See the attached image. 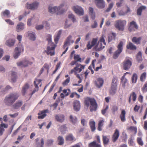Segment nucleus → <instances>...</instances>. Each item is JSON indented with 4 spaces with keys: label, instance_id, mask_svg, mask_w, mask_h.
Listing matches in <instances>:
<instances>
[{
    "label": "nucleus",
    "instance_id": "obj_1",
    "mask_svg": "<svg viewBox=\"0 0 147 147\" xmlns=\"http://www.w3.org/2000/svg\"><path fill=\"white\" fill-rule=\"evenodd\" d=\"M47 37V40L48 42V46L47 50L45 51L48 55L53 56L55 54V50L56 45L53 42H52L51 36V35H48Z\"/></svg>",
    "mask_w": 147,
    "mask_h": 147
},
{
    "label": "nucleus",
    "instance_id": "obj_2",
    "mask_svg": "<svg viewBox=\"0 0 147 147\" xmlns=\"http://www.w3.org/2000/svg\"><path fill=\"white\" fill-rule=\"evenodd\" d=\"M19 97V94L17 93H12L6 96L5 98L4 102L5 105L9 106L12 105Z\"/></svg>",
    "mask_w": 147,
    "mask_h": 147
},
{
    "label": "nucleus",
    "instance_id": "obj_3",
    "mask_svg": "<svg viewBox=\"0 0 147 147\" xmlns=\"http://www.w3.org/2000/svg\"><path fill=\"white\" fill-rule=\"evenodd\" d=\"M64 6V5L62 4L58 7H53L49 6V12L51 13H56L57 15H60L62 14L64 11L62 7Z\"/></svg>",
    "mask_w": 147,
    "mask_h": 147
},
{
    "label": "nucleus",
    "instance_id": "obj_4",
    "mask_svg": "<svg viewBox=\"0 0 147 147\" xmlns=\"http://www.w3.org/2000/svg\"><path fill=\"white\" fill-rule=\"evenodd\" d=\"M126 24V21L119 20L115 22V26L119 30L123 31L124 29V26Z\"/></svg>",
    "mask_w": 147,
    "mask_h": 147
},
{
    "label": "nucleus",
    "instance_id": "obj_5",
    "mask_svg": "<svg viewBox=\"0 0 147 147\" xmlns=\"http://www.w3.org/2000/svg\"><path fill=\"white\" fill-rule=\"evenodd\" d=\"M123 45V42L122 41L120 42L117 47L118 49L113 54V57L114 59H117L120 53L122 52Z\"/></svg>",
    "mask_w": 147,
    "mask_h": 147
},
{
    "label": "nucleus",
    "instance_id": "obj_6",
    "mask_svg": "<svg viewBox=\"0 0 147 147\" xmlns=\"http://www.w3.org/2000/svg\"><path fill=\"white\" fill-rule=\"evenodd\" d=\"M85 65H83L80 64H77L76 66L73 69H72L70 72H69L70 74H71L74 72L80 73L82 70L85 68Z\"/></svg>",
    "mask_w": 147,
    "mask_h": 147
},
{
    "label": "nucleus",
    "instance_id": "obj_7",
    "mask_svg": "<svg viewBox=\"0 0 147 147\" xmlns=\"http://www.w3.org/2000/svg\"><path fill=\"white\" fill-rule=\"evenodd\" d=\"M123 68L124 70H128L132 65V62L130 59L126 58L122 63Z\"/></svg>",
    "mask_w": 147,
    "mask_h": 147
},
{
    "label": "nucleus",
    "instance_id": "obj_8",
    "mask_svg": "<svg viewBox=\"0 0 147 147\" xmlns=\"http://www.w3.org/2000/svg\"><path fill=\"white\" fill-rule=\"evenodd\" d=\"M98 43H100V45H99V47H95V50L96 51H99L101 50L104 48L106 45V43L105 42V40L104 37L102 36L100 39Z\"/></svg>",
    "mask_w": 147,
    "mask_h": 147
},
{
    "label": "nucleus",
    "instance_id": "obj_9",
    "mask_svg": "<svg viewBox=\"0 0 147 147\" xmlns=\"http://www.w3.org/2000/svg\"><path fill=\"white\" fill-rule=\"evenodd\" d=\"M24 47L22 45L19 46V47H16L15 49V53L13 55L15 59H16L18 58L20 55V53L24 51Z\"/></svg>",
    "mask_w": 147,
    "mask_h": 147
},
{
    "label": "nucleus",
    "instance_id": "obj_10",
    "mask_svg": "<svg viewBox=\"0 0 147 147\" xmlns=\"http://www.w3.org/2000/svg\"><path fill=\"white\" fill-rule=\"evenodd\" d=\"M32 63V62L29 61L27 60L24 59L22 61L17 63V65L18 66L21 67H26L29 65H31Z\"/></svg>",
    "mask_w": 147,
    "mask_h": 147
},
{
    "label": "nucleus",
    "instance_id": "obj_11",
    "mask_svg": "<svg viewBox=\"0 0 147 147\" xmlns=\"http://www.w3.org/2000/svg\"><path fill=\"white\" fill-rule=\"evenodd\" d=\"M98 38H93L91 42L89 41L86 45V47L88 50L91 49L97 43Z\"/></svg>",
    "mask_w": 147,
    "mask_h": 147
},
{
    "label": "nucleus",
    "instance_id": "obj_12",
    "mask_svg": "<svg viewBox=\"0 0 147 147\" xmlns=\"http://www.w3.org/2000/svg\"><path fill=\"white\" fill-rule=\"evenodd\" d=\"M72 9L78 15L81 16L84 14V11L82 9L80 6H74Z\"/></svg>",
    "mask_w": 147,
    "mask_h": 147
},
{
    "label": "nucleus",
    "instance_id": "obj_13",
    "mask_svg": "<svg viewBox=\"0 0 147 147\" xmlns=\"http://www.w3.org/2000/svg\"><path fill=\"white\" fill-rule=\"evenodd\" d=\"M41 82V80L40 79H36L34 81V83L35 88L32 92L31 95H32L36 92H38V91L39 90V87L38 86V85Z\"/></svg>",
    "mask_w": 147,
    "mask_h": 147
},
{
    "label": "nucleus",
    "instance_id": "obj_14",
    "mask_svg": "<svg viewBox=\"0 0 147 147\" xmlns=\"http://www.w3.org/2000/svg\"><path fill=\"white\" fill-rule=\"evenodd\" d=\"M138 29V26L136 23L134 21H132L130 23L128 30L130 31H134Z\"/></svg>",
    "mask_w": 147,
    "mask_h": 147
},
{
    "label": "nucleus",
    "instance_id": "obj_15",
    "mask_svg": "<svg viewBox=\"0 0 147 147\" xmlns=\"http://www.w3.org/2000/svg\"><path fill=\"white\" fill-rule=\"evenodd\" d=\"M119 136V130L116 129L112 135L111 140L113 142H115L118 140Z\"/></svg>",
    "mask_w": 147,
    "mask_h": 147
},
{
    "label": "nucleus",
    "instance_id": "obj_16",
    "mask_svg": "<svg viewBox=\"0 0 147 147\" xmlns=\"http://www.w3.org/2000/svg\"><path fill=\"white\" fill-rule=\"evenodd\" d=\"M104 82V81L102 78H98L95 81V84L97 88H100L102 86Z\"/></svg>",
    "mask_w": 147,
    "mask_h": 147
},
{
    "label": "nucleus",
    "instance_id": "obj_17",
    "mask_svg": "<svg viewBox=\"0 0 147 147\" xmlns=\"http://www.w3.org/2000/svg\"><path fill=\"white\" fill-rule=\"evenodd\" d=\"M38 4L37 2H35L30 4L27 3L26 4V6L28 9L34 10L37 8Z\"/></svg>",
    "mask_w": 147,
    "mask_h": 147
},
{
    "label": "nucleus",
    "instance_id": "obj_18",
    "mask_svg": "<svg viewBox=\"0 0 147 147\" xmlns=\"http://www.w3.org/2000/svg\"><path fill=\"white\" fill-rule=\"evenodd\" d=\"M49 112L48 109L43 110L38 113V119H42L47 116L46 113Z\"/></svg>",
    "mask_w": 147,
    "mask_h": 147
},
{
    "label": "nucleus",
    "instance_id": "obj_19",
    "mask_svg": "<svg viewBox=\"0 0 147 147\" xmlns=\"http://www.w3.org/2000/svg\"><path fill=\"white\" fill-rule=\"evenodd\" d=\"M95 2L98 7L100 8L104 7L105 2L103 0H95Z\"/></svg>",
    "mask_w": 147,
    "mask_h": 147
},
{
    "label": "nucleus",
    "instance_id": "obj_20",
    "mask_svg": "<svg viewBox=\"0 0 147 147\" xmlns=\"http://www.w3.org/2000/svg\"><path fill=\"white\" fill-rule=\"evenodd\" d=\"M8 125L7 124H5L1 121V123L0 124V136H2L5 131L4 128L8 127Z\"/></svg>",
    "mask_w": 147,
    "mask_h": 147
},
{
    "label": "nucleus",
    "instance_id": "obj_21",
    "mask_svg": "<svg viewBox=\"0 0 147 147\" xmlns=\"http://www.w3.org/2000/svg\"><path fill=\"white\" fill-rule=\"evenodd\" d=\"M90 105V110L91 112L96 110L97 107V105L95 99L93 101V102H92Z\"/></svg>",
    "mask_w": 147,
    "mask_h": 147
},
{
    "label": "nucleus",
    "instance_id": "obj_22",
    "mask_svg": "<svg viewBox=\"0 0 147 147\" xmlns=\"http://www.w3.org/2000/svg\"><path fill=\"white\" fill-rule=\"evenodd\" d=\"M22 104V101L20 100H18L13 105L12 107L14 109H18L21 106Z\"/></svg>",
    "mask_w": 147,
    "mask_h": 147
},
{
    "label": "nucleus",
    "instance_id": "obj_23",
    "mask_svg": "<svg viewBox=\"0 0 147 147\" xmlns=\"http://www.w3.org/2000/svg\"><path fill=\"white\" fill-rule=\"evenodd\" d=\"M71 38V36L70 35L67 38L66 40L64 42L63 48L65 49L67 46L70 45V43Z\"/></svg>",
    "mask_w": 147,
    "mask_h": 147
},
{
    "label": "nucleus",
    "instance_id": "obj_24",
    "mask_svg": "<svg viewBox=\"0 0 147 147\" xmlns=\"http://www.w3.org/2000/svg\"><path fill=\"white\" fill-rule=\"evenodd\" d=\"M15 40L13 39H9L6 40L5 44L8 47H11L14 46Z\"/></svg>",
    "mask_w": 147,
    "mask_h": 147
},
{
    "label": "nucleus",
    "instance_id": "obj_25",
    "mask_svg": "<svg viewBox=\"0 0 147 147\" xmlns=\"http://www.w3.org/2000/svg\"><path fill=\"white\" fill-rule=\"evenodd\" d=\"M80 102L78 100H76L74 102V110L76 111H78L80 109Z\"/></svg>",
    "mask_w": 147,
    "mask_h": 147
},
{
    "label": "nucleus",
    "instance_id": "obj_26",
    "mask_svg": "<svg viewBox=\"0 0 147 147\" xmlns=\"http://www.w3.org/2000/svg\"><path fill=\"white\" fill-rule=\"evenodd\" d=\"M137 95L134 92H132L130 94L129 98V102L131 103V99L133 102L135 101L136 99Z\"/></svg>",
    "mask_w": 147,
    "mask_h": 147
},
{
    "label": "nucleus",
    "instance_id": "obj_27",
    "mask_svg": "<svg viewBox=\"0 0 147 147\" xmlns=\"http://www.w3.org/2000/svg\"><path fill=\"white\" fill-rule=\"evenodd\" d=\"M94 100V99L89 97H87L85 98L84 100V104L85 105L88 107L90 104H91L92 102H93V101Z\"/></svg>",
    "mask_w": 147,
    "mask_h": 147
},
{
    "label": "nucleus",
    "instance_id": "obj_28",
    "mask_svg": "<svg viewBox=\"0 0 147 147\" xmlns=\"http://www.w3.org/2000/svg\"><path fill=\"white\" fill-rule=\"evenodd\" d=\"M102 138L103 144L104 145L108 144L109 141L110 136H109L103 135Z\"/></svg>",
    "mask_w": 147,
    "mask_h": 147
},
{
    "label": "nucleus",
    "instance_id": "obj_29",
    "mask_svg": "<svg viewBox=\"0 0 147 147\" xmlns=\"http://www.w3.org/2000/svg\"><path fill=\"white\" fill-rule=\"evenodd\" d=\"M11 81L13 82H16V79L17 78V76L16 72L11 71Z\"/></svg>",
    "mask_w": 147,
    "mask_h": 147
},
{
    "label": "nucleus",
    "instance_id": "obj_30",
    "mask_svg": "<svg viewBox=\"0 0 147 147\" xmlns=\"http://www.w3.org/2000/svg\"><path fill=\"white\" fill-rule=\"evenodd\" d=\"M29 85L28 83L26 84L22 87L21 92L22 95L24 96L26 93L27 90L29 88Z\"/></svg>",
    "mask_w": 147,
    "mask_h": 147
},
{
    "label": "nucleus",
    "instance_id": "obj_31",
    "mask_svg": "<svg viewBox=\"0 0 147 147\" xmlns=\"http://www.w3.org/2000/svg\"><path fill=\"white\" fill-rule=\"evenodd\" d=\"M39 139L37 138L35 140L36 143L37 145V147H43L44 144V141L43 138H42L40 140V142H38Z\"/></svg>",
    "mask_w": 147,
    "mask_h": 147
},
{
    "label": "nucleus",
    "instance_id": "obj_32",
    "mask_svg": "<svg viewBox=\"0 0 147 147\" xmlns=\"http://www.w3.org/2000/svg\"><path fill=\"white\" fill-rule=\"evenodd\" d=\"M56 119L59 122L62 123L64 120V116L63 115H61L59 116L56 115L55 116Z\"/></svg>",
    "mask_w": 147,
    "mask_h": 147
},
{
    "label": "nucleus",
    "instance_id": "obj_33",
    "mask_svg": "<svg viewBox=\"0 0 147 147\" xmlns=\"http://www.w3.org/2000/svg\"><path fill=\"white\" fill-rule=\"evenodd\" d=\"M89 125L92 131H94L96 129L95 122L92 119L90 120L89 121Z\"/></svg>",
    "mask_w": 147,
    "mask_h": 147
},
{
    "label": "nucleus",
    "instance_id": "obj_34",
    "mask_svg": "<svg viewBox=\"0 0 147 147\" xmlns=\"http://www.w3.org/2000/svg\"><path fill=\"white\" fill-rule=\"evenodd\" d=\"M126 114V112L125 110L123 109L121 112V113L119 117L121 121L122 122H124L126 121L125 118V115Z\"/></svg>",
    "mask_w": 147,
    "mask_h": 147
},
{
    "label": "nucleus",
    "instance_id": "obj_35",
    "mask_svg": "<svg viewBox=\"0 0 147 147\" xmlns=\"http://www.w3.org/2000/svg\"><path fill=\"white\" fill-rule=\"evenodd\" d=\"M88 147H102L100 144H98L96 143V141L90 143L88 145Z\"/></svg>",
    "mask_w": 147,
    "mask_h": 147
},
{
    "label": "nucleus",
    "instance_id": "obj_36",
    "mask_svg": "<svg viewBox=\"0 0 147 147\" xmlns=\"http://www.w3.org/2000/svg\"><path fill=\"white\" fill-rule=\"evenodd\" d=\"M24 29V24L23 23H20L18 24L16 28V31L19 32Z\"/></svg>",
    "mask_w": 147,
    "mask_h": 147
},
{
    "label": "nucleus",
    "instance_id": "obj_37",
    "mask_svg": "<svg viewBox=\"0 0 147 147\" xmlns=\"http://www.w3.org/2000/svg\"><path fill=\"white\" fill-rule=\"evenodd\" d=\"M127 48L128 49H129L132 50H136V46L134 45L131 42H129L128 44L127 45Z\"/></svg>",
    "mask_w": 147,
    "mask_h": 147
},
{
    "label": "nucleus",
    "instance_id": "obj_38",
    "mask_svg": "<svg viewBox=\"0 0 147 147\" xmlns=\"http://www.w3.org/2000/svg\"><path fill=\"white\" fill-rule=\"evenodd\" d=\"M117 77L114 76L113 77L111 83V86H117Z\"/></svg>",
    "mask_w": 147,
    "mask_h": 147
},
{
    "label": "nucleus",
    "instance_id": "obj_39",
    "mask_svg": "<svg viewBox=\"0 0 147 147\" xmlns=\"http://www.w3.org/2000/svg\"><path fill=\"white\" fill-rule=\"evenodd\" d=\"M1 15L2 16L9 18L10 17V12L8 10H5L1 12Z\"/></svg>",
    "mask_w": 147,
    "mask_h": 147
},
{
    "label": "nucleus",
    "instance_id": "obj_40",
    "mask_svg": "<svg viewBox=\"0 0 147 147\" xmlns=\"http://www.w3.org/2000/svg\"><path fill=\"white\" fill-rule=\"evenodd\" d=\"M89 13L91 16L92 19L94 20L95 18V15L93 9L91 7H89Z\"/></svg>",
    "mask_w": 147,
    "mask_h": 147
},
{
    "label": "nucleus",
    "instance_id": "obj_41",
    "mask_svg": "<svg viewBox=\"0 0 147 147\" xmlns=\"http://www.w3.org/2000/svg\"><path fill=\"white\" fill-rule=\"evenodd\" d=\"M28 36H29V38L30 40L34 41L35 40L36 38V36L35 33L34 32L30 33L29 32L28 33Z\"/></svg>",
    "mask_w": 147,
    "mask_h": 147
},
{
    "label": "nucleus",
    "instance_id": "obj_42",
    "mask_svg": "<svg viewBox=\"0 0 147 147\" xmlns=\"http://www.w3.org/2000/svg\"><path fill=\"white\" fill-rule=\"evenodd\" d=\"M117 86H111V89L109 91L110 93L112 95H113L115 94L117 89Z\"/></svg>",
    "mask_w": 147,
    "mask_h": 147
},
{
    "label": "nucleus",
    "instance_id": "obj_43",
    "mask_svg": "<svg viewBox=\"0 0 147 147\" xmlns=\"http://www.w3.org/2000/svg\"><path fill=\"white\" fill-rule=\"evenodd\" d=\"M116 36V34L115 33H112L111 34H110L108 36V41L110 42L113 40H115Z\"/></svg>",
    "mask_w": 147,
    "mask_h": 147
},
{
    "label": "nucleus",
    "instance_id": "obj_44",
    "mask_svg": "<svg viewBox=\"0 0 147 147\" xmlns=\"http://www.w3.org/2000/svg\"><path fill=\"white\" fill-rule=\"evenodd\" d=\"M141 39L140 37L137 38L136 37H134L132 40V41L136 44H139L140 43V41Z\"/></svg>",
    "mask_w": 147,
    "mask_h": 147
},
{
    "label": "nucleus",
    "instance_id": "obj_45",
    "mask_svg": "<svg viewBox=\"0 0 147 147\" xmlns=\"http://www.w3.org/2000/svg\"><path fill=\"white\" fill-rule=\"evenodd\" d=\"M104 121L103 120H100L98 122V130L99 131H101L102 130V127L104 125Z\"/></svg>",
    "mask_w": 147,
    "mask_h": 147
},
{
    "label": "nucleus",
    "instance_id": "obj_46",
    "mask_svg": "<svg viewBox=\"0 0 147 147\" xmlns=\"http://www.w3.org/2000/svg\"><path fill=\"white\" fill-rule=\"evenodd\" d=\"M146 9V7L145 6H140L137 10V14L138 15H141L142 10L145 9Z\"/></svg>",
    "mask_w": 147,
    "mask_h": 147
},
{
    "label": "nucleus",
    "instance_id": "obj_47",
    "mask_svg": "<svg viewBox=\"0 0 147 147\" xmlns=\"http://www.w3.org/2000/svg\"><path fill=\"white\" fill-rule=\"evenodd\" d=\"M57 141L58 142V144L59 145H62L64 143V140L61 136H58L57 138Z\"/></svg>",
    "mask_w": 147,
    "mask_h": 147
},
{
    "label": "nucleus",
    "instance_id": "obj_48",
    "mask_svg": "<svg viewBox=\"0 0 147 147\" xmlns=\"http://www.w3.org/2000/svg\"><path fill=\"white\" fill-rule=\"evenodd\" d=\"M61 31L59 30L57 35L54 38L55 42L56 44H57L58 42L59 38L60 37L61 34Z\"/></svg>",
    "mask_w": 147,
    "mask_h": 147
},
{
    "label": "nucleus",
    "instance_id": "obj_49",
    "mask_svg": "<svg viewBox=\"0 0 147 147\" xmlns=\"http://www.w3.org/2000/svg\"><path fill=\"white\" fill-rule=\"evenodd\" d=\"M70 121L73 124H75L77 122V118L76 117H73L72 115L70 116Z\"/></svg>",
    "mask_w": 147,
    "mask_h": 147
},
{
    "label": "nucleus",
    "instance_id": "obj_50",
    "mask_svg": "<svg viewBox=\"0 0 147 147\" xmlns=\"http://www.w3.org/2000/svg\"><path fill=\"white\" fill-rule=\"evenodd\" d=\"M138 79V76L136 73L133 74L131 78V81L133 83H136Z\"/></svg>",
    "mask_w": 147,
    "mask_h": 147
},
{
    "label": "nucleus",
    "instance_id": "obj_51",
    "mask_svg": "<svg viewBox=\"0 0 147 147\" xmlns=\"http://www.w3.org/2000/svg\"><path fill=\"white\" fill-rule=\"evenodd\" d=\"M74 138L71 134H69L66 136L65 140L67 141H72L74 140Z\"/></svg>",
    "mask_w": 147,
    "mask_h": 147
},
{
    "label": "nucleus",
    "instance_id": "obj_52",
    "mask_svg": "<svg viewBox=\"0 0 147 147\" xmlns=\"http://www.w3.org/2000/svg\"><path fill=\"white\" fill-rule=\"evenodd\" d=\"M136 58L138 61L139 62L142 61V53L140 51H139L137 54Z\"/></svg>",
    "mask_w": 147,
    "mask_h": 147
},
{
    "label": "nucleus",
    "instance_id": "obj_53",
    "mask_svg": "<svg viewBox=\"0 0 147 147\" xmlns=\"http://www.w3.org/2000/svg\"><path fill=\"white\" fill-rule=\"evenodd\" d=\"M146 73L144 72L140 76V80L142 82H144L145 81L146 77Z\"/></svg>",
    "mask_w": 147,
    "mask_h": 147
},
{
    "label": "nucleus",
    "instance_id": "obj_54",
    "mask_svg": "<svg viewBox=\"0 0 147 147\" xmlns=\"http://www.w3.org/2000/svg\"><path fill=\"white\" fill-rule=\"evenodd\" d=\"M70 79V77H68L63 82L62 84L64 86H67L69 82Z\"/></svg>",
    "mask_w": 147,
    "mask_h": 147
},
{
    "label": "nucleus",
    "instance_id": "obj_55",
    "mask_svg": "<svg viewBox=\"0 0 147 147\" xmlns=\"http://www.w3.org/2000/svg\"><path fill=\"white\" fill-rule=\"evenodd\" d=\"M141 90L143 93L146 92H147V82H145Z\"/></svg>",
    "mask_w": 147,
    "mask_h": 147
},
{
    "label": "nucleus",
    "instance_id": "obj_56",
    "mask_svg": "<svg viewBox=\"0 0 147 147\" xmlns=\"http://www.w3.org/2000/svg\"><path fill=\"white\" fill-rule=\"evenodd\" d=\"M74 59L75 60V61L77 62H81V58L80 57L79 55H75L74 57Z\"/></svg>",
    "mask_w": 147,
    "mask_h": 147
},
{
    "label": "nucleus",
    "instance_id": "obj_57",
    "mask_svg": "<svg viewBox=\"0 0 147 147\" xmlns=\"http://www.w3.org/2000/svg\"><path fill=\"white\" fill-rule=\"evenodd\" d=\"M121 82L122 83V86L124 87H125V84L127 82V79L125 78H124L123 79H122V77L121 78Z\"/></svg>",
    "mask_w": 147,
    "mask_h": 147
},
{
    "label": "nucleus",
    "instance_id": "obj_58",
    "mask_svg": "<svg viewBox=\"0 0 147 147\" xmlns=\"http://www.w3.org/2000/svg\"><path fill=\"white\" fill-rule=\"evenodd\" d=\"M111 109L112 113L114 114L115 112L117 111L118 108L116 106H112Z\"/></svg>",
    "mask_w": 147,
    "mask_h": 147
},
{
    "label": "nucleus",
    "instance_id": "obj_59",
    "mask_svg": "<svg viewBox=\"0 0 147 147\" xmlns=\"http://www.w3.org/2000/svg\"><path fill=\"white\" fill-rule=\"evenodd\" d=\"M109 108V106L108 105H106L104 109L102 110L101 113L103 115H105V114L107 110Z\"/></svg>",
    "mask_w": 147,
    "mask_h": 147
},
{
    "label": "nucleus",
    "instance_id": "obj_60",
    "mask_svg": "<svg viewBox=\"0 0 147 147\" xmlns=\"http://www.w3.org/2000/svg\"><path fill=\"white\" fill-rule=\"evenodd\" d=\"M137 142L138 144L141 146H143V143L141 138H137Z\"/></svg>",
    "mask_w": 147,
    "mask_h": 147
},
{
    "label": "nucleus",
    "instance_id": "obj_61",
    "mask_svg": "<svg viewBox=\"0 0 147 147\" xmlns=\"http://www.w3.org/2000/svg\"><path fill=\"white\" fill-rule=\"evenodd\" d=\"M128 129H129L131 131H133L135 132V134H136L137 132V128L136 127L134 126H131L128 128Z\"/></svg>",
    "mask_w": 147,
    "mask_h": 147
},
{
    "label": "nucleus",
    "instance_id": "obj_62",
    "mask_svg": "<svg viewBox=\"0 0 147 147\" xmlns=\"http://www.w3.org/2000/svg\"><path fill=\"white\" fill-rule=\"evenodd\" d=\"M70 91V90L69 89H64L63 90V92L64 94H65V96H67L69 95Z\"/></svg>",
    "mask_w": 147,
    "mask_h": 147
},
{
    "label": "nucleus",
    "instance_id": "obj_63",
    "mask_svg": "<svg viewBox=\"0 0 147 147\" xmlns=\"http://www.w3.org/2000/svg\"><path fill=\"white\" fill-rule=\"evenodd\" d=\"M60 64L61 63L60 62H59V63H57L55 69L53 72V74H55L57 71L58 69L60 67Z\"/></svg>",
    "mask_w": 147,
    "mask_h": 147
},
{
    "label": "nucleus",
    "instance_id": "obj_64",
    "mask_svg": "<svg viewBox=\"0 0 147 147\" xmlns=\"http://www.w3.org/2000/svg\"><path fill=\"white\" fill-rule=\"evenodd\" d=\"M54 141L52 139H48L47 140L46 144L48 146H50L52 145Z\"/></svg>",
    "mask_w": 147,
    "mask_h": 147
}]
</instances>
